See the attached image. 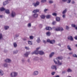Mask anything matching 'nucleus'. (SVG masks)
<instances>
[{
    "instance_id": "obj_17",
    "label": "nucleus",
    "mask_w": 77,
    "mask_h": 77,
    "mask_svg": "<svg viewBox=\"0 0 77 77\" xmlns=\"http://www.w3.org/2000/svg\"><path fill=\"white\" fill-rule=\"evenodd\" d=\"M55 42V41H54V40H51V41L50 42V44H53Z\"/></svg>"
},
{
    "instance_id": "obj_29",
    "label": "nucleus",
    "mask_w": 77,
    "mask_h": 77,
    "mask_svg": "<svg viewBox=\"0 0 77 77\" xmlns=\"http://www.w3.org/2000/svg\"><path fill=\"white\" fill-rule=\"evenodd\" d=\"M41 17L42 19H44V18H45V15H42L41 16Z\"/></svg>"
},
{
    "instance_id": "obj_18",
    "label": "nucleus",
    "mask_w": 77,
    "mask_h": 77,
    "mask_svg": "<svg viewBox=\"0 0 77 77\" xmlns=\"http://www.w3.org/2000/svg\"><path fill=\"white\" fill-rule=\"evenodd\" d=\"M59 31H60L62 32V31H63V29L62 27H59Z\"/></svg>"
},
{
    "instance_id": "obj_16",
    "label": "nucleus",
    "mask_w": 77,
    "mask_h": 77,
    "mask_svg": "<svg viewBox=\"0 0 77 77\" xmlns=\"http://www.w3.org/2000/svg\"><path fill=\"white\" fill-rule=\"evenodd\" d=\"M67 48L70 51H71L72 50V49L71 48V46H70L68 45L67 46Z\"/></svg>"
},
{
    "instance_id": "obj_44",
    "label": "nucleus",
    "mask_w": 77,
    "mask_h": 77,
    "mask_svg": "<svg viewBox=\"0 0 77 77\" xmlns=\"http://www.w3.org/2000/svg\"><path fill=\"white\" fill-rule=\"evenodd\" d=\"M2 38V34L0 33V40Z\"/></svg>"
},
{
    "instance_id": "obj_19",
    "label": "nucleus",
    "mask_w": 77,
    "mask_h": 77,
    "mask_svg": "<svg viewBox=\"0 0 77 77\" xmlns=\"http://www.w3.org/2000/svg\"><path fill=\"white\" fill-rule=\"evenodd\" d=\"M18 75V73L14 72V77H17Z\"/></svg>"
},
{
    "instance_id": "obj_36",
    "label": "nucleus",
    "mask_w": 77,
    "mask_h": 77,
    "mask_svg": "<svg viewBox=\"0 0 77 77\" xmlns=\"http://www.w3.org/2000/svg\"><path fill=\"white\" fill-rule=\"evenodd\" d=\"M33 36L32 35L29 36V38L30 39H33Z\"/></svg>"
},
{
    "instance_id": "obj_1",
    "label": "nucleus",
    "mask_w": 77,
    "mask_h": 77,
    "mask_svg": "<svg viewBox=\"0 0 77 77\" xmlns=\"http://www.w3.org/2000/svg\"><path fill=\"white\" fill-rule=\"evenodd\" d=\"M32 54H39L40 55H43L44 54V52L42 51H34L32 53Z\"/></svg>"
},
{
    "instance_id": "obj_32",
    "label": "nucleus",
    "mask_w": 77,
    "mask_h": 77,
    "mask_svg": "<svg viewBox=\"0 0 77 77\" xmlns=\"http://www.w3.org/2000/svg\"><path fill=\"white\" fill-rule=\"evenodd\" d=\"M38 14H35L33 15V17H35V18H36V17H38Z\"/></svg>"
},
{
    "instance_id": "obj_24",
    "label": "nucleus",
    "mask_w": 77,
    "mask_h": 77,
    "mask_svg": "<svg viewBox=\"0 0 77 77\" xmlns=\"http://www.w3.org/2000/svg\"><path fill=\"white\" fill-rule=\"evenodd\" d=\"M46 18L48 19H49V18H51V15H48L46 16Z\"/></svg>"
},
{
    "instance_id": "obj_27",
    "label": "nucleus",
    "mask_w": 77,
    "mask_h": 77,
    "mask_svg": "<svg viewBox=\"0 0 77 77\" xmlns=\"http://www.w3.org/2000/svg\"><path fill=\"white\" fill-rule=\"evenodd\" d=\"M46 35L47 36H50V35H51V33L50 32H48L46 33Z\"/></svg>"
},
{
    "instance_id": "obj_7",
    "label": "nucleus",
    "mask_w": 77,
    "mask_h": 77,
    "mask_svg": "<svg viewBox=\"0 0 77 77\" xmlns=\"http://www.w3.org/2000/svg\"><path fill=\"white\" fill-rule=\"evenodd\" d=\"M5 61L6 62H8V63H11V60L8 58L6 59Z\"/></svg>"
},
{
    "instance_id": "obj_3",
    "label": "nucleus",
    "mask_w": 77,
    "mask_h": 77,
    "mask_svg": "<svg viewBox=\"0 0 77 77\" xmlns=\"http://www.w3.org/2000/svg\"><path fill=\"white\" fill-rule=\"evenodd\" d=\"M39 74V72L37 71H35L33 72L32 75H37Z\"/></svg>"
},
{
    "instance_id": "obj_58",
    "label": "nucleus",
    "mask_w": 77,
    "mask_h": 77,
    "mask_svg": "<svg viewBox=\"0 0 77 77\" xmlns=\"http://www.w3.org/2000/svg\"><path fill=\"white\" fill-rule=\"evenodd\" d=\"M66 72V71H65L62 72L63 74H64V73H65Z\"/></svg>"
},
{
    "instance_id": "obj_5",
    "label": "nucleus",
    "mask_w": 77,
    "mask_h": 77,
    "mask_svg": "<svg viewBox=\"0 0 77 77\" xmlns=\"http://www.w3.org/2000/svg\"><path fill=\"white\" fill-rule=\"evenodd\" d=\"M16 15V13L14 12V11H12L11 14V16L12 17H15V16Z\"/></svg>"
},
{
    "instance_id": "obj_35",
    "label": "nucleus",
    "mask_w": 77,
    "mask_h": 77,
    "mask_svg": "<svg viewBox=\"0 0 77 77\" xmlns=\"http://www.w3.org/2000/svg\"><path fill=\"white\" fill-rule=\"evenodd\" d=\"M18 51L17 50L14 51H13V54H17V53H18Z\"/></svg>"
},
{
    "instance_id": "obj_12",
    "label": "nucleus",
    "mask_w": 77,
    "mask_h": 77,
    "mask_svg": "<svg viewBox=\"0 0 77 77\" xmlns=\"http://www.w3.org/2000/svg\"><path fill=\"white\" fill-rule=\"evenodd\" d=\"M54 54V52H52L51 53V54L49 55L50 57H53V56Z\"/></svg>"
},
{
    "instance_id": "obj_50",
    "label": "nucleus",
    "mask_w": 77,
    "mask_h": 77,
    "mask_svg": "<svg viewBox=\"0 0 77 77\" xmlns=\"http://www.w3.org/2000/svg\"><path fill=\"white\" fill-rule=\"evenodd\" d=\"M46 0H42V3H44V2H46Z\"/></svg>"
},
{
    "instance_id": "obj_53",
    "label": "nucleus",
    "mask_w": 77,
    "mask_h": 77,
    "mask_svg": "<svg viewBox=\"0 0 77 77\" xmlns=\"http://www.w3.org/2000/svg\"><path fill=\"white\" fill-rule=\"evenodd\" d=\"M22 62L23 63H24V62H25V60L24 59H22Z\"/></svg>"
},
{
    "instance_id": "obj_37",
    "label": "nucleus",
    "mask_w": 77,
    "mask_h": 77,
    "mask_svg": "<svg viewBox=\"0 0 77 77\" xmlns=\"http://www.w3.org/2000/svg\"><path fill=\"white\" fill-rule=\"evenodd\" d=\"M71 26L73 27H75L76 26L75 24H71Z\"/></svg>"
},
{
    "instance_id": "obj_55",
    "label": "nucleus",
    "mask_w": 77,
    "mask_h": 77,
    "mask_svg": "<svg viewBox=\"0 0 77 77\" xmlns=\"http://www.w3.org/2000/svg\"><path fill=\"white\" fill-rule=\"evenodd\" d=\"M48 11V9H45L44 10V12H46V11Z\"/></svg>"
},
{
    "instance_id": "obj_40",
    "label": "nucleus",
    "mask_w": 77,
    "mask_h": 77,
    "mask_svg": "<svg viewBox=\"0 0 77 77\" xmlns=\"http://www.w3.org/2000/svg\"><path fill=\"white\" fill-rule=\"evenodd\" d=\"M28 44H29V45H32V42L30 41H28Z\"/></svg>"
},
{
    "instance_id": "obj_30",
    "label": "nucleus",
    "mask_w": 77,
    "mask_h": 77,
    "mask_svg": "<svg viewBox=\"0 0 77 77\" xmlns=\"http://www.w3.org/2000/svg\"><path fill=\"white\" fill-rule=\"evenodd\" d=\"M67 72H72V70H71L70 69H68L67 70Z\"/></svg>"
},
{
    "instance_id": "obj_9",
    "label": "nucleus",
    "mask_w": 77,
    "mask_h": 77,
    "mask_svg": "<svg viewBox=\"0 0 77 77\" xmlns=\"http://www.w3.org/2000/svg\"><path fill=\"white\" fill-rule=\"evenodd\" d=\"M4 75V72L2 69H0V75L2 76Z\"/></svg>"
},
{
    "instance_id": "obj_20",
    "label": "nucleus",
    "mask_w": 77,
    "mask_h": 77,
    "mask_svg": "<svg viewBox=\"0 0 77 77\" xmlns=\"http://www.w3.org/2000/svg\"><path fill=\"white\" fill-rule=\"evenodd\" d=\"M39 12V10H38V9H36V10H34L33 11V13H36L37 12Z\"/></svg>"
},
{
    "instance_id": "obj_51",
    "label": "nucleus",
    "mask_w": 77,
    "mask_h": 77,
    "mask_svg": "<svg viewBox=\"0 0 77 77\" xmlns=\"http://www.w3.org/2000/svg\"><path fill=\"white\" fill-rule=\"evenodd\" d=\"M65 17H66V15H65V14H64L63 15V18H65Z\"/></svg>"
},
{
    "instance_id": "obj_46",
    "label": "nucleus",
    "mask_w": 77,
    "mask_h": 77,
    "mask_svg": "<svg viewBox=\"0 0 77 77\" xmlns=\"http://www.w3.org/2000/svg\"><path fill=\"white\" fill-rule=\"evenodd\" d=\"M39 48H40V47H38V48H36V51H36H36H38V50H39Z\"/></svg>"
},
{
    "instance_id": "obj_52",
    "label": "nucleus",
    "mask_w": 77,
    "mask_h": 77,
    "mask_svg": "<svg viewBox=\"0 0 77 77\" xmlns=\"http://www.w3.org/2000/svg\"><path fill=\"white\" fill-rule=\"evenodd\" d=\"M71 0H68V1L67 2V3H70L71 2Z\"/></svg>"
},
{
    "instance_id": "obj_10",
    "label": "nucleus",
    "mask_w": 77,
    "mask_h": 77,
    "mask_svg": "<svg viewBox=\"0 0 77 77\" xmlns=\"http://www.w3.org/2000/svg\"><path fill=\"white\" fill-rule=\"evenodd\" d=\"M45 29L46 30H51L52 29L50 27L48 26L46 27Z\"/></svg>"
},
{
    "instance_id": "obj_43",
    "label": "nucleus",
    "mask_w": 77,
    "mask_h": 77,
    "mask_svg": "<svg viewBox=\"0 0 77 77\" xmlns=\"http://www.w3.org/2000/svg\"><path fill=\"white\" fill-rule=\"evenodd\" d=\"M49 3L50 4H51V3H53V1L50 0L49 1Z\"/></svg>"
},
{
    "instance_id": "obj_8",
    "label": "nucleus",
    "mask_w": 77,
    "mask_h": 77,
    "mask_svg": "<svg viewBox=\"0 0 77 77\" xmlns=\"http://www.w3.org/2000/svg\"><path fill=\"white\" fill-rule=\"evenodd\" d=\"M68 39L69 40L72 41H73V40H74V39H73V38H72V37L71 36H69L68 37Z\"/></svg>"
},
{
    "instance_id": "obj_41",
    "label": "nucleus",
    "mask_w": 77,
    "mask_h": 77,
    "mask_svg": "<svg viewBox=\"0 0 77 77\" xmlns=\"http://www.w3.org/2000/svg\"><path fill=\"white\" fill-rule=\"evenodd\" d=\"M73 57H77V55H76V54H73Z\"/></svg>"
},
{
    "instance_id": "obj_2",
    "label": "nucleus",
    "mask_w": 77,
    "mask_h": 77,
    "mask_svg": "<svg viewBox=\"0 0 77 77\" xmlns=\"http://www.w3.org/2000/svg\"><path fill=\"white\" fill-rule=\"evenodd\" d=\"M54 61L55 64H58V65H62V63L60 62L59 60H58L57 59H54Z\"/></svg>"
},
{
    "instance_id": "obj_33",
    "label": "nucleus",
    "mask_w": 77,
    "mask_h": 77,
    "mask_svg": "<svg viewBox=\"0 0 77 77\" xmlns=\"http://www.w3.org/2000/svg\"><path fill=\"white\" fill-rule=\"evenodd\" d=\"M4 66L5 67H7L8 66V64L5 63L4 64Z\"/></svg>"
},
{
    "instance_id": "obj_54",
    "label": "nucleus",
    "mask_w": 77,
    "mask_h": 77,
    "mask_svg": "<svg viewBox=\"0 0 77 77\" xmlns=\"http://www.w3.org/2000/svg\"><path fill=\"white\" fill-rule=\"evenodd\" d=\"M56 23V21H54L52 23L53 24H54V25Z\"/></svg>"
},
{
    "instance_id": "obj_61",
    "label": "nucleus",
    "mask_w": 77,
    "mask_h": 77,
    "mask_svg": "<svg viewBox=\"0 0 77 77\" xmlns=\"http://www.w3.org/2000/svg\"><path fill=\"white\" fill-rule=\"evenodd\" d=\"M3 16L2 15H0V18H3Z\"/></svg>"
},
{
    "instance_id": "obj_13",
    "label": "nucleus",
    "mask_w": 77,
    "mask_h": 77,
    "mask_svg": "<svg viewBox=\"0 0 77 77\" xmlns=\"http://www.w3.org/2000/svg\"><path fill=\"white\" fill-rule=\"evenodd\" d=\"M30 52H27L24 54V55L26 57H27V56H28V55L30 54Z\"/></svg>"
},
{
    "instance_id": "obj_42",
    "label": "nucleus",
    "mask_w": 77,
    "mask_h": 77,
    "mask_svg": "<svg viewBox=\"0 0 77 77\" xmlns=\"http://www.w3.org/2000/svg\"><path fill=\"white\" fill-rule=\"evenodd\" d=\"M52 15H53V16H56V15H57V14L55 13H54L52 14Z\"/></svg>"
},
{
    "instance_id": "obj_31",
    "label": "nucleus",
    "mask_w": 77,
    "mask_h": 77,
    "mask_svg": "<svg viewBox=\"0 0 77 77\" xmlns=\"http://www.w3.org/2000/svg\"><path fill=\"white\" fill-rule=\"evenodd\" d=\"M13 45L14 47L16 48V47H17V44L16 42L13 43Z\"/></svg>"
},
{
    "instance_id": "obj_56",
    "label": "nucleus",
    "mask_w": 77,
    "mask_h": 77,
    "mask_svg": "<svg viewBox=\"0 0 77 77\" xmlns=\"http://www.w3.org/2000/svg\"><path fill=\"white\" fill-rule=\"evenodd\" d=\"M18 36H19V35H18V34H16V37H18Z\"/></svg>"
},
{
    "instance_id": "obj_48",
    "label": "nucleus",
    "mask_w": 77,
    "mask_h": 77,
    "mask_svg": "<svg viewBox=\"0 0 77 77\" xmlns=\"http://www.w3.org/2000/svg\"><path fill=\"white\" fill-rule=\"evenodd\" d=\"M54 74H55V72H53L51 73V75H54Z\"/></svg>"
},
{
    "instance_id": "obj_64",
    "label": "nucleus",
    "mask_w": 77,
    "mask_h": 77,
    "mask_svg": "<svg viewBox=\"0 0 77 77\" xmlns=\"http://www.w3.org/2000/svg\"><path fill=\"white\" fill-rule=\"evenodd\" d=\"M72 3L73 4L74 3V1H72Z\"/></svg>"
},
{
    "instance_id": "obj_45",
    "label": "nucleus",
    "mask_w": 77,
    "mask_h": 77,
    "mask_svg": "<svg viewBox=\"0 0 77 77\" xmlns=\"http://www.w3.org/2000/svg\"><path fill=\"white\" fill-rule=\"evenodd\" d=\"M66 29L67 30H68V29H69V26H66Z\"/></svg>"
},
{
    "instance_id": "obj_15",
    "label": "nucleus",
    "mask_w": 77,
    "mask_h": 77,
    "mask_svg": "<svg viewBox=\"0 0 77 77\" xmlns=\"http://www.w3.org/2000/svg\"><path fill=\"white\" fill-rule=\"evenodd\" d=\"M8 3H9V2L8 1H7L3 2V5L5 6L6 5V4H8Z\"/></svg>"
},
{
    "instance_id": "obj_4",
    "label": "nucleus",
    "mask_w": 77,
    "mask_h": 77,
    "mask_svg": "<svg viewBox=\"0 0 77 77\" xmlns=\"http://www.w3.org/2000/svg\"><path fill=\"white\" fill-rule=\"evenodd\" d=\"M51 68L52 69L57 70V66L56 65H52L51 66Z\"/></svg>"
},
{
    "instance_id": "obj_26",
    "label": "nucleus",
    "mask_w": 77,
    "mask_h": 77,
    "mask_svg": "<svg viewBox=\"0 0 77 77\" xmlns=\"http://www.w3.org/2000/svg\"><path fill=\"white\" fill-rule=\"evenodd\" d=\"M4 28L5 30H8L9 28V26H5L4 27Z\"/></svg>"
},
{
    "instance_id": "obj_25",
    "label": "nucleus",
    "mask_w": 77,
    "mask_h": 77,
    "mask_svg": "<svg viewBox=\"0 0 77 77\" xmlns=\"http://www.w3.org/2000/svg\"><path fill=\"white\" fill-rule=\"evenodd\" d=\"M5 12L7 14H9L10 13V12H9V10H5Z\"/></svg>"
},
{
    "instance_id": "obj_63",
    "label": "nucleus",
    "mask_w": 77,
    "mask_h": 77,
    "mask_svg": "<svg viewBox=\"0 0 77 77\" xmlns=\"http://www.w3.org/2000/svg\"><path fill=\"white\" fill-rule=\"evenodd\" d=\"M72 54V52H71L69 53V54Z\"/></svg>"
},
{
    "instance_id": "obj_49",
    "label": "nucleus",
    "mask_w": 77,
    "mask_h": 77,
    "mask_svg": "<svg viewBox=\"0 0 77 77\" xmlns=\"http://www.w3.org/2000/svg\"><path fill=\"white\" fill-rule=\"evenodd\" d=\"M25 48L26 49V50H29L30 49L29 48L27 47L26 46L25 47Z\"/></svg>"
},
{
    "instance_id": "obj_28",
    "label": "nucleus",
    "mask_w": 77,
    "mask_h": 77,
    "mask_svg": "<svg viewBox=\"0 0 77 77\" xmlns=\"http://www.w3.org/2000/svg\"><path fill=\"white\" fill-rule=\"evenodd\" d=\"M66 11H67V10L66 9H65L64 10L63 12H62V14H65L66 12Z\"/></svg>"
},
{
    "instance_id": "obj_14",
    "label": "nucleus",
    "mask_w": 77,
    "mask_h": 77,
    "mask_svg": "<svg viewBox=\"0 0 77 77\" xmlns=\"http://www.w3.org/2000/svg\"><path fill=\"white\" fill-rule=\"evenodd\" d=\"M37 42L38 43L41 42V40H40V37H38L37 40Z\"/></svg>"
},
{
    "instance_id": "obj_22",
    "label": "nucleus",
    "mask_w": 77,
    "mask_h": 77,
    "mask_svg": "<svg viewBox=\"0 0 77 77\" xmlns=\"http://www.w3.org/2000/svg\"><path fill=\"white\" fill-rule=\"evenodd\" d=\"M54 31H56L57 32L58 31H59V27L55 28L54 29Z\"/></svg>"
},
{
    "instance_id": "obj_59",
    "label": "nucleus",
    "mask_w": 77,
    "mask_h": 77,
    "mask_svg": "<svg viewBox=\"0 0 77 77\" xmlns=\"http://www.w3.org/2000/svg\"><path fill=\"white\" fill-rule=\"evenodd\" d=\"M40 27H42V24H40L39 25Z\"/></svg>"
},
{
    "instance_id": "obj_62",
    "label": "nucleus",
    "mask_w": 77,
    "mask_h": 77,
    "mask_svg": "<svg viewBox=\"0 0 77 77\" xmlns=\"http://www.w3.org/2000/svg\"><path fill=\"white\" fill-rule=\"evenodd\" d=\"M58 45H59V46H60V47H61V45H60V44H58Z\"/></svg>"
},
{
    "instance_id": "obj_21",
    "label": "nucleus",
    "mask_w": 77,
    "mask_h": 77,
    "mask_svg": "<svg viewBox=\"0 0 77 77\" xmlns=\"http://www.w3.org/2000/svg\"><path fill=\"white\" fill-rule=\"evenodd\" d=\"M10 76L11 77H14V72H13L11 73Z\"/></svg>"
},
{
    "instance_id": "obj_60",
    "label": "nucleus",
    "mask_w": 77,
    "mask_h": 77,
    "mask_svg": "<svg viewBox=\"0 0 77 77\" xmlns=\"http://www.w3.org/2000/svg\"><path fill=\"white\" fill-rule=\"evenodd\" d=\"M75 39H76V40H77V36H75Z\"/></svg>"
},
{
    "instance_id": "obj_38",
    "label": "nucleus",
    "mask_w": 77,
    "mask_h": 77,
    "mask_svg": "<svg viewBox=\"0 0 77 77\" xmlns=\"http://www.w3.org/2000/svg\"><path fill=\"white\" fill-rule=\"evenodd\" d=\"M5 9L4 8H2L0 9V11H5Z\"/></svg>"
},
{
    "instance_id": "obj_23",
    "label": "nucleus",
    "mask_w": 77,
    "mask_h": 77,
    "mask_svg": "<svg viewBox=\"0 0 77 77\" xmlns=\"http://www.w3.org/2000/svg\"><path fill=\"white\" fill-rule=\"evenodd\" d=\"M60 20V17H57L56 18V20L57 21H59Z\"/></svg>"
},
{
    "instance_id": "obj_47",
    "label": "nucleus",
    "mask_w": 77,
    "mask_h": 77,
    "mask_svg": "<svg viewBox=\"0 0 77 77\" xmlns=\"http://www.w3.org/2000/svg\"><path fill=\"white\" fill-rule=\"evenodd\" d=\"M51 41V40H50V39H48V40H47V42H49V43H50Z\"/></svg>"
},
{
    "instance_id": "obj_39",
    "label": "nucleus",
    "mask_w": 77,
    "mask_h": 77,
    "mask_svg": "<svg viewBox=\"0 0 77 77\" xmlns=\"http://www.w3.org/2000/svg\"><path fill=\"white\" fill-rule=\"evenodd\" d=\"M57 58L58 59H60V60H61V59H62L63 58L62 57H59Z\"/></svg>"
},
{
    "instance_id": "obj_57",
    "label": "nucleus",
    "mask_w": 77,
    "mask_h": 77,
    "mask_svg": "<svg viewBox=\"0 0 77 77\" xmlns=\"http://www.w3.org/2000/svg\"><path fill=\"white\" fill-rule=\"evenodd\" d=\"M62 1L63 2H66L67 1V0H62Z\"/></svg>"
},
{
    "instance_id": "obj_11",
    "label": "nucleus",
    "mask_w": 77,
    "mask_h": 77,
    "mask_svg": "<svg viewBox=\"0 0 77 77\" xmlns=\"http://www.w3.org/2000/svg\"><path fill=\"white\" fill-rule=\"evenodd\" d=\"M36 60L37 61H39V60H41V61H42L43 60V58H41L39 60V58L38 57H37L36 58Z\"/></svg>"
},
{
    "instance_id": "obj_34",
    "label": "nucleus",
    "mask_w": 77,
    "mask_h": 77,
    "mask_svg": "<svg viewBox=\"0 0 77 77\" xmlns=\"http://www.w3.org/2000/svg\"><path fill=\"white\" fill-rule=\"evenodd\" d=\"M27 26L28 27H31V23H29L27 25Z\"/></svg>"
},
{
    "instance_id": "obj_6",
    "label": "nucleus",
    "mask_w": 77,
    "mask_h": 77,
    "mask_svg": "<svg viewBox=\"0 0 77 77\" xmlns=\"http://www.w3.org/2000/svg\"><path fill=\"white\" fill-rule=\"evenodd\" d=\"M39 5V2H37L36 3H34L33 4V5L35 7H36V6H38V5Z\"/></svg>"
}]
</instances>
